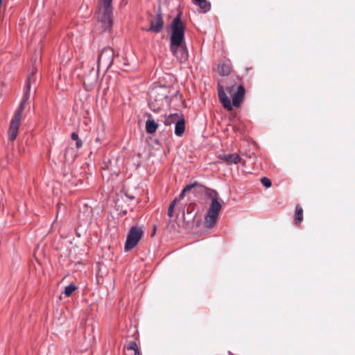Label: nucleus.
<instances>
[{"instance_id": "nucleus-8", "label": "nucleus", "mask_w": 355, "mask_h": 355, "mask_svg": "<svg viewBox=\"0 0 355 355\" xmlns=\"http://www.w3.org/2000/svg\"><path fill=\"white\" fill-rule=\"evenodd\" d=\"M113 51L111 48H104L98 56V64L110 67L113 62Z\"/></svg>"}, {"instance_id": "nucleus-23", "label": "nucleus", "mask_w": 355, "mask_h": 355, "mask_svg": "<svg viewBox=\"0 0 355 355\" xmlns=\"http://www.w3.org/2000/svg\"><path fill=\"white\" fill-rule=\"evenodd\" d=\"M71 137L73 140H78V133L73 132H72L71 135Z\"/></svg>"}, {"instance_id": "nucleus-6", "label": "nucleus", "mask_w": 355, "mask_h": 355, "mask_svg": "<svg viewBox=\"0 0 355 355\" xmlns=\"http://www.w3.org/2000/svg\"><path fill=\"white\" fill-rule=\"evenodd\" d=\"M144 230L141 227L132 226L129 230L126 241L124 245V250L129 252L132 250L139 243L144 235Z\"/></svg>"}, {"instance_id": "nucleus-1", "label": "nucleus", "mask_w": 355, "mask_h": 355, "mask_svg": "<svg viewBox=\"0 0 355 355\" xmlns=\"http://www.w3.org/2000/svg\"><path fill=\"white\" fill-rule=\"evenodd\" d=\"M170 28V51L180 62H185L189 58V53L184 40L185 26L181 19V13L172 20Z\"/></svg>"}, {"instance_id": "nucleus-17", "label": "nucleus", "mask_w": 355, "mask_h": 355, "mask_svg": "<svg viewBox=\"0 0 355 355\" xmlns=\"http://www.w3.org/2000/svg\"><path fill=\"white\" fill-rule=\"evenodd\" d=\"M303 220V209L299 205L295 207V224L299 225Z\"/></svg>"}, {"instance_id": "nucleus-14", "label": "nucleus", "mask_w": 355, "mask_h": 355, "mask_svg": "<svg viewBox=\"0 0 355 355\" xmlns=\"http://www.w3.org/2000/svg\"><path fill=\"white\" fill-rule=\"evenodd\" d=\"M193 4L198 6L202 12H207L211 8V4L207 0H193Z\"/></svg>"}, {"instance_id": "nucleus-4", "label": "nucleus", "mask_w": 355, "mask_h": 355, "mask_svg": "<svg viewBox=\"0 0 355 355\" xmlns=\"http://www.w3.org/2000/svg\"><path fill=\"white\" fill-rule=\"evenodd\" d=\"M171 101V97L167 87H157L151 89L149 107L153 112H158L165 105H169Z\"/></svg>"}, {"instance_id": "nucleus-13", "label": "nucleus", "mask_w": 355, "mask_h": 355, "mask_svg": "<svg viewBox=\"0 0 355 355\" xmlns=\"http://www.w3.org/2000/svg\"><path fill=\"white\" fill-rule=\"evenodd\" d=\"M158 128V124L150 115L146 121V131L148 134H153L156 132Z\"/></svg>"}, {"instance_id": "nucleus-21", "label": "nucleus", "mask_w": 355, "mask_h": 355, "mask_svg": "<svg viewBox=\"0 0 355 355\" xmlns=\"http://www.w3.org/2000/svg\"><path fill=\"white\" fill-rule=\"evenodd\" d=\"M261 182L266 188H269L272 185L270 180L266 177L262 178L261 179Z\"/></svg>"}, {"instance_id": "nucleus-27", "label": "nucleus", "mask_w": 355, "mask_h": 355, "mask_svg": "<svg viewBox=\"0 0 355 355\" xmlns=\"http://www.w3.org/2000/svg\"><path fill=\"white\" fill-rule=\"evenodd\" d=\"M33 93H35V87H33Z\"/></svg>"}, {"instance_id": "nucleus-20", "label": "nucleus", "mask_w": 355, "mask_h": 355, "mask_svg": "<svg viewBox=\"0 0 355 355\" xmlns=\"http://www.w3.org/2000/svg\"><path fill=\"white\" fill-rule=\"evenodd\" d=\"M177 202H178V199H177V198H175V199H174V200H173L170 203V205H169V207H168V209L167 214H168V216L170 218L173 217V209H174V207H175V205H176Z\"/></svg>"}, {"instance_id": "nucleus-25", "label": "nucleus", "mask_w": 355, "mask_h": 355, "mask_svg": "<svg viewBox=\"0 0 355 355\" xmlns=\"http://www.w3.org/2000/svg\"><path fill=\"white\" fill-rule=\"evenodd\" d=\"M61 205H63L61 203H58L57 205V209H58V213L60 211V209H61Z\"/></svg>"}, {"instance_id": "nucleus-19", "label": "nucleus", "mask_w": 355, "mask_h": 355, "mask_svg": "<svg viewBox=\"0 0 355 355\" xmlns=\"http://www.w3.org/2000/svg\"><path fill=\"white\" fill-rule=\"evenodd\" d=\"M76 289L77 286L74 284L71 283L65 287L64 293L65 296L69 297Z\"/></svg>"}, {"instance_id": "nucleus-3", "label": "nucleus", "mask_w": 355, "mask_h": 355, "mask_svg": "<svg viewBox=\"0 0 355 355\" xmlns=\"http://www.w3.org/2000/svg\"><path fill=\"white\" fill-rule=\"evenodd\" d=\"M198 191H205L207 196L211 200L205 217V224L207 228L213 227L218 220L219 213L222 208L221 202L219 201V196L216 190L207 188L202 185V187H196Z\"/></svg>"}, {"instance_id": "nucleus-26", "label": "nucleus", "mask_w": 355, "mask_h": 355, "mask_svg": "<svg viewBox=\"0 0 355 355\" xmlns=\"http://www.w3.org/2000/svg\"><path fill=\"white\" fill-rule=\"evenodd\" d=\"M134 352H135V355H141L139 349L137 351H134Z\"/></svg>"}, {"instance_id": "nucleus-9", "label": "nucleus", "mask_w": 355, "mask_h": 355, "mask_svg": "<svg viewBox=\"0 0 355 355\" xmlns=\"http://www.w3.org/2000/svg\"><path fill=\"white\" fill-rule=\"evenodd\" d=\"M36 69L33 68L31 69V73L27 76L26 83V88L27 91L25 94H24V110L26 107V101L29 98L31 93V88L32 85L35 83V78H34V73H35Z\"/></svg>"}, {"instance_id": "nucleus-18", "label": "nucleus", "mask_w": 355, "mask_h": 355, "mask_svg": "<svg viewBox=\"0 0 355 355\" xmlns=\"http://www.w3.org/2000/svg\"><path fill=\"white\" fill-rule=\"evenodd\" d=\"M181 117L178 114H171L168 116H165L164 123L166 125H171L173 123H175L176 121Z\"/></svg>"}, {"instance_id": "nucleus-12", "label": "nucleus", "mask_w": 355, "mask_h": 355, "mask_svg": "<svg viewBox=\"0 0 355 355\" xmlns=\"http://www.w3.org/2000/svg\"><path fill=\"white\" fill-rule=\"evenodd\" d=\"M185 131V120L181 116L175 123V135L181 137Z\"/></svg>"}, {"instance_id": "nucleus-28", "label": "nucleus", "mask_w": 355, "mask_h": 355, "mask_svg": "<svg viewBox=\"0 0 355 355\" xmlns=\"http://www.w3.org/2000/svg\"><path fill=\"white\" fill-rule=\"evenodd\" d=\"M28 110H31V105H29V104H28Z\"/></svg>"}, {"instance_id": "nucleus-22", "label": "nucleus", "mask_w": 355, "mask_h": 355, "mask_svg": "<svg viewBox=\"0 0 355 355\" xmlns=\"http://www.w3.org/2000/svg\"><path fill=\"white\" fill-rule=\"evenodd\" d=\"M127 349L129 350L137 351L139 348L137 347L136 342L131 341L127 346Z\"/></svg>"}, {"instance_id": "nucleus-24", "label": "nucleus", "mask_w": 355, "mask_h": 355, "mask_svg": "<svg viewBox=\"0 0 355 355\" xmlns=\"http://www.w3.org/2000/svg\"><path fill=\"white\" fill-rule=\"evenodd\" d=\"M76 145L77 148H80V147L82 146L83 143H82V141L79 139L78 140H76Z\"/></svg>"}, {"instance_id": "nucleus-15", "label": "nucleus", "mask_w": 355, "mask_h": 355, "mask_svg": "<svg viewBox=\"0 0 355 355\" xmlns=\"http://www.w3.org/2000/svg\"><path fill=\"white\" fill-rule=\"evenodd\" d=\"M196 187H202V184H200L198 182H194L193 184H187L182 191L178 198H177L178 201L182 200L184 197L186 193L190 191L193 189H196Z\"/></svg>"}, {"instance_id": "nucleus-16", "label": "nucleus", "mask_w": 355, "mask_h": 355, "mask_svg": "<svg viewBox=\"0 0 355 355\" xmlns=\"http://www.w3.org/2000/svg\"><path fill=\"white\" fill-rule=\"evenodd\" d=\"M218 73L221 76H227L230 73L231 67L228 63L220 62L218 65Z\"/></svg>"}, {"instance_id": "nucleus-10", "label": "nucleus", "mask_w": 355, "mask_h": 355, "mask_svg": "<svg viewBox=\"0 0 355 355\" xmlns=\"http://www.w3.org/2000/svg\"><path fill=\"white\" fill-rule=\"evenodd\" d=\"M164 26V21L162 17L161 13L157 14L156 17L151 20L150 28L147 30V31H150L153 33H160Z\"/></svg>"}, {"instance_id": "nucleus-5", "label": "nucleus", "mask_w": 355, "mask_h": 355, "mask_svg": "<svg viewBox=\"0 0 355 355\" xmlns=\"http://www.w3.org/2000/svg\"><path fill=\"white\" fill-rule=\"evenodd\" d=\"M112 0H102L98 12V26L102 31H109L112 26Z\"/></svg>"}, {"instance_id": "nucleus-7", "label": "nucleus", "mask_w": 355, "mask_h": 355, "mask_svg": "<svg viewBox=\"0 0 355 355\" xmlns=\"http://www.w3.org/2000/svg\"><path fill=\"white\" fill-rule=\"evenodd\" d=\"M22 112V100L19 103L17 111L15 118L11 121L9 128V139L14 141L17 137L19 122L21 121V114Z\"/></svg>"}, {"instance_id": "nucleus-2", "label": "nucleus", "mask_w": 355, "mask_h": 355, "mask_svg": "<svg viewBox=\"0 0 355 355\" xmlns=\"http://www.w3.org/2000/svg\"><path fill=\"white\" fill-rule=\"evenodd\" d=\"M218 94L220 102L224 108L230 111L233 109V106L239 107L241 104L245 96V89L242 85L236 87L234 85L227 87L225 92L222 86L218 85Z\"/></svg>"}, {"instance_id": "nucleus-11", "label": "nucleus", "mask_w": 355, "mask_h": 355, "mask_svg": "<svg viewBox=\"0 0 355 355\" xmlns=\"http://www.w3.org/2000/svg\"><path fill=\"white\" fill-rule=\"evenodd\" d=\"M219 159L226 162L227 164H238L241 162V157L236 154H223L219 155Z\"/></svg>"}]
</instances>
